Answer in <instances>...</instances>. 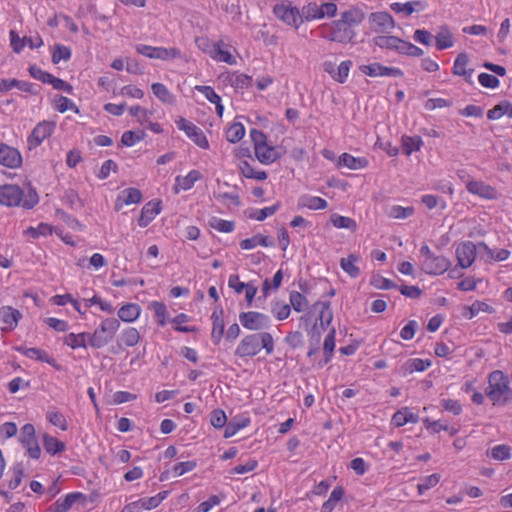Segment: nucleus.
<instances>
[{
  "mask_svg": "<svg viewBox=\"0 0 512 512\" xmlns=\"http://www.w3.org/2000/svg\"><path fill=\"white\" fill-rule=\"evenodd\" d=\"M38 200L37 193L32 189L24 196L23 191L17 185L5 184L0 186V204L2 205H21L26 209H31L38 203Z\"/></svg>",
  "mask_w": 512,
  "mask_h": 512,
  "instance_id": "nucleus-4",
  "label": "nucleus"
},
{
  "mask_svg": "<svg viewBox=\"0 0 512 512\" xmlns=\"http://www.w3.org/2000/svg\"><path fill=\"white\" fill-rule=\"evenodd\" d=\"M423 145V141L421 137H411V136H403L402 137V149L404 154L407 156L411 155L412 152L420 150Z\"/></svg>",
  "mask_w": 512,
  "mask_h": 512,
  "instance_id": "nucleus-43",
  "label": "nucleus"
},
{
  "mask_svg": "<svg viewBox=\"0 0 512 512\" xmlns=\"http://www.w3.org/2000/svg\"><path fill=\"white\" fill-rule=\"evenodd\" d=\"M52 233V227L46 223H40L37 227H28L24 234L32 238H38L40 235L46 236Z\"/></svg>",
  "mask_w": 512,
  "mask_h": 512,
  "instance_id": "nucleus-56",
  "label": "nucleus"
},
{
  "mask_svg": "<svg viewBox=\"0 0 512 512\" xmlns=\"http://www.w3.org/2000/svg\"><path fill=\"white\" fill-rule=\"evenodd\" d=\"M369 27L375 33H389L395 21L388 12H373L368 17Z\"/></svg>",
  "mask_w": 512,
  "mask_h": 512,
  "instance_id": "nucleus-11",
  "label": "nucleus"
},
{
  "mask_svg": "<svg viewBox=\"0 0 512 512\" xmlns=\"http://www.w3.org/2000/svg\"><path fill=\"white\" fill-rule=\"evenodd\" d=\"M334 349H335V329L332 328L330 330V332L326 335L325 340H324V344H323L324 359L318 363L319 368L324 367L327 363L330 362V360L333 356Z\"/></svg>",
  "mask_w": 512,
  "mask_h": 512,
  "instance_id": "nucleus-32",
  "label": "nucleus"
},
{
  "mask_svg": "<svg viewBox=\"0 0 512 512\" xmlns=\"http://www.w3.org/2000/svg\"><path fill=\"white\" fill-rule=\"evenodd\" d=\"M420 255L423 258L422 270L427 274L440 275L450 267V261L447 258L435 255L427 245L420 248Z\"/></svg>",
  "mask_w": 512,
  "mask_h": 512,
  "instance_id": "nucleus-6",
  "label": "nucleus"
},
{
  "mask_svg": "<svg viewBox=\"0 0 512 512\" xmlns=\"http://www.w3.org/2000/svg\"><path fill=\"white\" fill-rule=\"evenodd\" d=\"M322 329L315 323L308 332L309 335V350L307 356L312 358L320 349V341L322 336Z\"/></svg>",
  "mask_w": 512,
  "mask_h": 512,
  "instance_id": "nucleus-29",
  "label": "nucleus"
},
{
  "mask_svg": "<svg viewBox=\"0 0 512 512\" xmlns=\"http://www.w3.org/2000/svg\"><path fill=\"white\" fill-rule=\"evenodd\" d=\"M19 442L26 448L30 458L38 459L41 455V448L38 444L35 427L27 423L20 430Z\"/></svg>",
  "mask_w": 512,
  "mask_h": 512,
  "instance_id": "nucleus-9",
  "label": "nucleus"
},
{
  "mask_svg": "<svg viewBox=\"0 0 512 512\" xmlns=\"http://www.w3.org/2000/svg\"><path fill=\"white\" fill-rule=\"evenodd\" d=\"M43 446L45 451L51 455L59 454L66 448L64 442L58 440L56 437L50 436L47 433L43 435Z\"/></svg>",
  "mask_w": 512,
  "mask_h": 512,
  "instance_id": "nucleus-38",
  "label": "nucleus"
},
{
  "mask_svg": "<svg viewBox=\"0 0 512 512\" xmlns=\"http://www.w3.org/2000/svg\"><path fill=\"white\" fill-rule=\"evenodd\" d=\"M375 46L381 49L394 51L400 55L403 53L405 40L392 35H379L373 38Z\"/></svg>",
  "mask_w": 512,
  "mask_h": 512,
  "instance_id": "nucleus-17",
  "label": "nucleus"
},
{
  "mask_svg": "<svg viewBox=\"0 0 512 512\" xmlns=\"http://www.w3.org/2000/svg\"><path fill=\"white\" fill-rule=\"evenodd\" d=\"M153 94L165 104H174L175 96L169 91V89L162 83H153L151 86Z\"/></svg>",
  "mask_w": 512,
  "mask_h": 512,
  "instance_id": "nucleus-40",
  "label": "nucleus"
},
{
  "mask_svg": "<svg viewBox=\"0 0 512 512\" xmlns=\"http://www.w3.org/2000/svg\"><path fill=\"white\" fill-rule=\"evenodd\" d=\"M211 425L216 428L220 429L227 425V417L223 410L221 409H215L211 413L210 417Z\"/></svg>",
  "mask_w": 512,
  "mask_h": 512,
  "instance_id": "nucleus-63",
  "label": "nucleus"
},
{
  "mask_svg": "<svg viewBox=\"0 0 512 512\" xmlns=\"http://www.w3.org/2000/svg\"><path fill=\"white\" fill-rule=\"evenodd\" d=\"M427 7V3L421 0L409 1L406 3H392L390 8L396 13H405V15L410 16L414 12L423 11Z\"/></svg>",
  "mask_w": 512,
  "mask_h": 512,
  "instance_id": "nucleus-26",
  "label": "nucleus"
},
{
  "mask_svg": "<svg viewBox=\"0 0 512 512\" xmlns=\"http://www.w3.org/2000/svg\"><path fill=\"white\" fill-rule=\"evenodd\" d=\"M71 57V50L69 47H66L61 44H56L54 46V51L52 53V62L54 64H58L61 60L68 61Z\"/></svg>",
  "mask_w": 512,
  "mask_h": 512,
  "instance_id": "nucleus-55",
  "label": "nucleus"
},
{
  "mask_svg": "<svg viewBox=\"0 0 512 512\" xmlns=\"http://www.w3.org/2000/svg\"><path fill=\"white\" fill-rule=\"evenodd\" d=\"M64 344L71 347L72 349L87 348V346L89 345V333H69L68 335L65 336Z\"/></svg>",
  "mask_w": 512,
  "mask_h": 512,
  "instance_id": "nucleus-33",
  "label": "nucleus"
},
{
  "mask_svg": "<svg viewBox=\"0 0 512 512\" xmlns=\"http://www.w3.org/2000/svg\"><path fill=\"white\" fill-rule=\"evenodd\" d=\"M493 459L504 461L511 458V448L506 444L496 445L487 452Z\"/></svg>",
  "mask_w": 512,
  "mask_h": 512,
  "instance_id": "nucleus-50",
  "label": "nucleus"
},
{
  "mask_svg": "<svg viewBox=\"0 0 512 512\" xmlns=\"http://www.w3.org/2000/svg\"><path fill=\"white\" fill-rule=\"evenodd\" d=\"M365 19V12L357 6H350L340 13L338 20L321 27L322 37L339 44H353L356 37L355 27Z\"/></svg>",
  "mask_w": 512,
  "mask_h": 512,
  "instance_id": "nucleus-1",
  "label": "nucleus"
},
{
  "mask_svg": "<svg viewBox=\"0 0 512 512\" xmlns=\"http://www.w3.org/2000/svg\"><path fill=\"white\" fill-rule=\"evenodd\" d=\"M85 502L86 496L81 492L67 494L64 498H59L49 507V512H68L72 505L77 501Z\"/></svg>",
  "mask_w": 512,
  "mask_h": 512,
  "instance_id": "nucleus-20",
  "label": "nucleus"
},
{
  "mask_svg": "<svg viewBox=\"0 0 512 512\" xmlns=\"http://www.w3.org/2000/svg\"><path fill=\"white\" fill-rule=\"evenodd\" d=\"M352 65L353 63L351 60L342 61L340 65L337 67L333 79L339 83H344L348 78L349 71Z\"/></svg>",
  "mask_w": 512,
  "mask_h": 512,
  "instance_id": "nucleus-59",
  "label": "nucleus"
},
{
  "mask_svg": "<svg viewBox=\"0 0 512 512\" xmlns=\"http://www.w3.org/2000/svg\"><path fill=\"white\" fill-rule=\"evenodd\" d=\"M201 179V173L198 170H191L186 176H177L175 179V190L180 187L182 190H189L195 182Z\"/></svg>",
  "mask_w": 512,
  "mask_h": 512,
  "instance_id": "nucleus-37",
  "label": "nucleus"
},
{
  "mask_svg": "<svg viewBox=\"0 0 512 512\" xmlns=\"http://www.w3.org/2000/svg\"><path fill=\"white\" fill-rule=\"evenodd\" d=\"M357 261L358 257L350 254L347 258L340 260V266L349 276L356 278L360 274V269L356 266Z\"/></svg>",
  "mask_w": 512,
  "mask_h": 512,
  "instance_id": "nucleus-42",
  "label": "nucleus"
},
{
  "mask_svg": "<svg viewBox=\"0 0 512 512\" xmlns=\"http://www.w3.org/2000/svg\"><path fill=\"white\" fill-rule=\"evenodd\" d=\"M150 307L153 309L155 313L158 325L162 327L165 326L167 315L166 305L163 302L152 301L150 303Z\"/></svg>",
  "mask_w": 512,
  "mask_h": 512,
  "instance_id": "nucleus-57",
  "label": "nucleus"
},
{
  "mask_svg": "<svg viewBox=\"0 0 512 512\" xmlns=\"http://www.w3.org/2000/svg\"><path fill=\"white\" fill-rule=\"evenodd\" d=\"M431 365V362L428 360H423L420 358H413L408 359L402 366L401 370L404 374H411L415 371L423 372L425 371L429 366Z\"/></svg>",
  "mask_w": 512,
  "mask_h": 512,
  "instance_id": "nucleus-39",
  "label": "nucleus"
},
{
  "mask_svg": "<svg viewBox=\"0 0 512 512\" xmlns=\"http://www.w3.org/2000/svg\"><path fill=\"white\" fill-rule=\"evenodd\" d=\"M259 245L263 246V247H272V246H274V241L269 236L262 235V234H256V235L252 236L251 238L243 239L240 242V247L243 250H250Z\"/></svg>",
  "mask_w": 512,
  "mask_h": 512,
  "instance_id": "nucleus-27",
  "label": "nucleus"
},
{
  "mask_svg": "<svg viewBox=\"0 0 512 512\" xmlns=\"http://www.w3.org/2000/svg\"><path fill=\"white\" fill-rule=\"evenodd\" d=\"M264 349L267 355L274 351V339L269 332H259L245 335L238 343L234 355L247 360L258 355Z\"/></svg>",
  "mask_w": 512,
  "mask_h": 512,
  "instance_id": "nucleus-2",
  "label": "nucleus"
},
{
  "mask_svg": "<svg viewBox=\"0 0 512 512\" xmlns=\"http://www.w3.org/2000/svg\"><path fill=\"white\" fill-rule=\"evenodd\" d=\"M504 115L512 118V103L506 100L499 102L496 106L487 112V117L489 120H497Z\"/></svg>",
  "mask_w": 512,
  "mask_h": 512,
  "instance_id": "nucleus-34",
  "label": "nucleus"
},
{
  "mask_svg": "<svg viewBox=\"0 0 512 512\" xmlns=\"http://www.w3.org/2000/svg\"><path fill=\"white\" fill-rule=\"evenodd\" d=\"M46 419L54 426L60 428L62 431H66L68 429L67 421L65 416L55 410V409H49L46 412Z\"/></svg>",
  "mask_w": 512,
  "mask_h": 512,
  "instance_id": "nucleus-46",
  "label": "nucleus"
},
{
  "mask_svg": "<svg viewBox=\"0 0 512 512\" xmlns=\"http://www.w3.org/2000/svg\"><path fill=\"white\" fill-rule=\"evenodd\" d=\"M142 200V193L137 188H127L121 191L116 199L115 208L120 210L123 205L137 204Z\"/></svg>",
  "mask_w": 512,
  "mask_h": 512,
  "instance_id": "nucleus-24",
  "label": "nucleus"
},
{
  "mask_svg": "<svg viewBox=\"0 0 512 512\" xmlns=\"http://www.w3.org/2000/svg\"><path fill=\"white\" fill-rule=\"evenodd\" d=\"M301 17L303 21L323 18V14H321V5L318 6L316 3H309L307 6L302 8Z\"/></svg>",
  "mask_w": 512,
  "mask_h": 512,
  "instance_id": "nucleus-51",
  "label": "nucleus"
},
{
  "mask_svg": "<svg viewBox=\"0 0 512 512\" xmlns=\"http://www.w3.org/2000/svg\"><path fill=\"white\" fill-rule=\"evenodd\" d=\"M140 340V334L134 327H128L124 329L118 339L119 344L123 343L128 347H133L138 344Z\"/></svg>",
  "mask_w": 512,
  "mask_h": 512,
  "instance_id": "nucleus-41",
  "label": "nucleus"
},
{
  "mask_svg": "<svg viewBox=\"0 0 512 512\" xmlns=\"http://www.w3.org/2000/svg\"><path fill=\"white\" fill-rule=\"evenodd\" d=\"M279 208H280V204L276 203V204H274L272 206L255 210L253 213H251L249 215V218L255 219L257 221H263L267 217L272 216L273 214H275L278 211Z\"/></svg>",
  "mask_w": 512,
  "mask_h": 512,
  "instance_id": "nucleus-54",
  "label": "nucleus"
},
{
  "mask_svg": "<svg viewBox=\"0 0 512 512\" xmlns=\"http://www.w3.org/2000/svg\"><path fill=\"white\" fill-rule=\"evenodd\" d=\"M468 64H469L468 54H466L464 52L458 54V56L456 57L454 64H453L452 73L454 75L464 77V79L467 83L472 84L471 78H472L474 69H472V68L468 69L467 68Z\"/></svg>",
  "mask_w": 512,
  "mask_h": 512,
  "instance_id": "nucleus-22",
  "label": "nucleus"
},
{
  "mask_svg": "<svg viewBox=\"0 0 512 512\" xmlns=\"http://www.w3.org/2000/svg\"><path fill=\"white\" fill-rule=\"evenodd\" d=\"M213 58L218 61H222L227 64H230V65H233L236 63V59L234 58V56L227 50H223L220 47V43H217L215 45Z\"/></svg>",
  "mask_w": 512,
  "mask_h": 512,
  "instance_id": "nucleus-62",
  "label": "nucleus"
},
{
  "mask_svg": "<svg viewBox=\"0 0 512 512\" xmlns=\"http://www.w3.org/2000/svg\"><path fill=\"white\" fill-rule=\"evenodd\" d=\"M360 71L370 77L376 76H389V77H403L404 73L400 68L384 66L381 63L374 62L368 65L359 67Z\"/></svg>",
  "mask_w": 512,
  "mask_h": 512,
  "instance_id": "nucleus-14",
  "label": "nucleus"
},
{
  "mask_svg": "<svg viewBox=\"0 0 512 512\" xmlns=\"http://www.w3.org/2000/svg\"><path fill=\"white\" fill-rule=\"evenodd\" d=\"M119 326L116 318L104 319L93 333H89V346L95 349L103 348L113 340Z\"/></svg>",
  "mask_w": 512,
  "mask_h": 512,
  "instance_id": "nucleus-5",
  "label": "nucleus"
},
{
  "mask_svg": "<svg viewBox=\"0 0 512 512\" xmlns=\"http://www.w3.org/2000/svg\"><path fill=\"white\" fill-rule=\"evenodd\" d=\"M271 312L274 314L276 319L285 320L290 315V312H291L290 305L275 302L271 308Z\"/></svg>",
  "mask_w": 512,
  "mask_h": 512,
  "instance_id": "nucleus-64",
  "label": "nucleus"
},
{
  "mask_svg": "<svg viewBox=\"0 0 512 512\" xmlns=\"http://www.w3.org/2000/svg\"><path fill=\"white\" fill-rule=\"evenodd\" d=\"M250 423L249 418H242L240 420L232 419L227 423L224 430V437L230 438L234 436L240 429L245 428Z\"/></svg>",
  "mask_w": 512,
  "mask_h": 512,
  "instance_id": "nucleus-45",
  "label": "nucleus"
},
{
  "mask_svg": "<svg viewBox=\"0 0 512 512\" xmlns=\"http://www.w3.org/2000/svg\"><path fill=\"white\" fill-rule=\"evenodd\" d=\"M22 314L19 310L11 306H3L0 308V323L2 331H12L18 325Z\"/></svg>",
  "mask_w": 512,
  "mask_h": 512,
  "instance_id": "nucleus-16",
  "label": "nucleus"
},
{
  "mask_svg": "<svg viewBox=\"0 0 512 512\" xmlns=\"http://www.w3.org/2000/svg\"><path fill=\"white\" fill-rule=\"evenodd\" d=\"M440 481V475L437 473L431 474L421 480V482L417 485V490L419 494L425 493L427 490L436 486Z\"/></svg>",
  "mask_w": 512,
  "mask_h": 512,
  "instance_id": "nucleus-60",
  "label": "nucleus"
},
{
  "mask_svg": "<svg viewBox=\"0 0 512 512\" xmlns=\"http://www.w3.org/2000/svg\"><path fill=\"white\" fill-rule=\"evenodd\" d=\"M141 313V307L136 303H128L118 310V317L124 322L135 321Z\"/></svg>",
  "mask_w": 512,
  "mask_h": 512,
  "instance_id": "nucleus-35",
  "label": "nucleus"
},
{
  "mask_svg": "<svg viewBox=\"0 0 512 512\" xmlns=\"http://www.w3.org/2000/svg\"><path fill=\"white\" fill-rule=\"evenodd\" d=\"M477 249H482L479 247V243L475 245L473 242L467 241L460 244L456 249L458 265L461 268L470 267L476 258Z\"/></svg>",
  "mask_w": 512,
  "mask_h": 512,
  "instance_id": "nucleus-13",
  "label": "nucleus"
},
{
  "mask_svg": "<svg viewBox=\"0 0 512 512\" xmlns=\"http://www.w3.org/2000/svg\"><path fill=\"white\" fill-rule=\"evenodd\" d=\"M161 202L160 201H149L146 203L138 218V225L140 227L148 226L151 221L160 213Z\"/></svg>",
  "mask_w": 512,
  "mask_h": 512,
  "instance_id": "nucleus-23",
  "label": "nucleus"
},
{
  "mask_svg": "<svg viewBox=\"0 0 512 512\" xmlns=\"http://www.w3.org/2000/svg\"><path fill=\"white\" fill-rule=\"evenodd\" d=\"M485 395L493 402V405L504 406L512 401L509 378L500 370L491 372L488 376Z\"/></svg>",
  "mask_w": 512,
  "mask_h": 512,
  "instance_id": "nucleus-3",
  "label": "nucleus"
},
{
  "mask_svg": "<svg viewBox=\"0 0 512 512\" xmlns=\"http://www.w3.org/2000/svg\"><path fill=\"white\" fill-rule=\"evenodd\" d=\"M330 221L336 228L349 229L351 231H355L357 228L355 220L350 217L332 214L330 217Z\"/></svg>",
  "mask_w": 512,
  "mask_h": 512,
  "instance_id": "nucleus-44",
  "label": "nucleus"
},
{
  "mask_svg": "<svg viewBox=\"0 0 512 512\" xmlns=\"http://www.w3.org/2000/svg\"><path fill=\"white\" fill-rule=\"evenodd\" d=\"M255 155L262 164H271L280 156L275 148L268 146L267 143L263 146L257 147L255 150Z\"/></svg>",
  "mask_w": 512,
  "mask_h": 512,
  "instance_id": "nucleus-31",
  "label": "nucleus"
},
{
  "mask_svg": "<svg viewBox=\"0 0 512 512\" xmlns=\"http://www.w3.org/2000/svg\"><path fill=\"white\" fill-rule=\"evenodd\" d=\"M418 420V415L412 413L408 407H404L393 414L391 421L396 427H402L407 423H417Z\"/></svg>",
  "mask_w": 512,
  "mask_h": 512,
  "instance_id": "nucleus-28",
  "label": "nucleus"
},
{
  "mask_svg": "<svg viewBox=\"0 0 512 512\" xmlns=\"http://www.w3.org/2000/svg\"><path fill=\"white\" fill-rule=\"evenodd\" d=\"M239 321L244 328L250 331L267 329L271 323L268 315L256 311L241 312L239 314Z\"/></svg>",
  "mask_w": 512,
  "mask_h": 512,
  "instance_id": "nucleus-8",
  "label": "nucleus"
},
{
  "mask_svg": "<svg viewBox=\"0 0 512 512\" xmlns=\"http://www.w3.org/2000/svg\"><path fill=\"white\" fill-rule=\"evenodd\" d=\"M245 135L244 125L240 122L233 123L226 131V139L231 143L240 141Z\"/></svg>",
  "mask_w": 512,
  "mask_h": 512,
  "instance_id": "nucleus-49",
  "label": "nucleus"
},
{
  "mask_svg": "<svg viewBox=\"0 0 512 512\" xmlns=\"http://www.w3.org/2000/svg\"><path fill=\"white\" fill-rule=\"evenodd\" d=\"M0 164L11 169L18 168L22 164V156L16 148L1 142Z\"/></svg>",
  "mask_w": 512,
  "mask_h": 512,
  "instance_id": "nucleus-15",
  "label": "nucleus"
},
{
  "mask_svg": "<svg viewBox=\"0 0 512 512\" xmlns=\"http://www.w3.org/2000/svg\"><path fill=\"white\" fill-rule=\"evenodd\" d=\"M223 309L217 308L213 311L211 315L212 320V331H211V340L214 345H218L221 342V339L224 334L225 323L223 319Z\"/></svg>",
  "mask_w": 512,
  "mask_h": 512,
  "instance_id": "nucleus-21",
  "label": "nucleus"
},
{
  "mask_svg": "<svg viewBox=\"0 0 512 512\" xmlns=\"http://www.w3.org/2000/svg\"><path fill=\"white\" fill-rule=\"evenodd\" d=\"M413 213V207H402L399 205H394L389 210V217L394 219H405L410 217Z\"/></svg>",
  "mask_w": 512,
  "mask_h": 512,
  "instance_id": "nucleus-61",
  "label": "nucleus"
},
{
  "mask_svg": "<svg viewBox=\"0 0 512 512\" xmlns=\"http://www.w3.org/2000/svg\"><path fill=\"white\" fill-rule=\"evenodd\" d=\"M328 206L325 199L308 194L301 195L297 201L298 209L307 208L310 210H324Z\"/></svg>",
  "mask_w": 512,
  "mask_h": 512,
  "instance_id": "nucleus-25",
  "label": "nucleus"
},
{
  "mask_svg": "<svg viewBox=\"0 0 512 512\" xmlns=\"http://www.w3.org/2000/svg\"><path fill=\"white\" fill-rule=\"evenodd\" d=\"M425 427L430 430L432 433H439L442 430L447 431L451 436H454L458 433V429L455 427H449L446 424H443L440 420L438 421H430L429 419L424 420Z\"/></svg>",
  "mask_w": 512,
  "mask_h": 512,
  "instance_id": "nucleus-52",
  "label": "nucleus"
},
{
  "mask_svg": "<svg viewBox=\"0 0 512 512\" xmlns=\"http://www.w3.org/2000/svg\"><path fill=\"white\" fill-rule=\"evenodd\" d=\"M289 300L291 306L296 312H302L308 307V301L306 297L298 291H291Z\"/></svg>",
  "mask_w": 512,
  "mask_h": 512,
  "instance_id": "nucleus-53",
  "label": "nucleus"
},
{
  "mask_svg": "<svg viewBox=\"0 0 512 512\" xmlns=\"http://www.w3.org/2000/svg\"><path fill=\"white\" fill-rule=\"evenodd\" d=\"M62 201L65 205L73 210H79L84 206L83 201L79 197L78 193L73 189L66 190Z\"/></svg>",
  "mask_w": 512,
  "mask_h": 512,
  "instance_id": "nucleus-47",
  "label": "nucleus"
},
{
  "mask_svg": "<svg viewBox=\"0 0 512 512\" xmlns=\"http://www.w3.org/2000/svg\"><path fill=\"white\" fill-rule=\"evenodd\" d=\"M209 223L212 228L223 233H230L235 228V224L233 221L223 220L216 217H213Z\"/></svg>",
  "mask_w": 512,
  "mask_h": 512,
  "instance_id": "nucleus-58",
  "label": "nucleus"
},
{
  "mask_svg": "<svg viewBox=\"0 0 512 512\" xmlns=\"http://www.w3.org/2000/svg\"><path fill=\"white\" fill-rule=\"evenodd\" d=\"M466 189L471 194L478 195L484 199L493 200L498 198L497 190L482 181H468Z\"/></svg>",
  "mask_w": 512,
  "mask_h": 512,
  "instance_id": "nucleus-19",
  "label": "nucleus"
},
{
  "mask_svg": "<svg viewBox=\"0 0 512 512\" xmlns=\"http://www.w3.org/2000/svg\"><path fill=\"white\" fill-rule=\"evenodd\" d=\"M437 50H444L454 45L452 33L448 26H441L437 35L435 36Z\"/></svg>",
  "mask_w": 512,
  "mask_h": 512,
  "instance_id": "nucleus-36",
  "label": "nucleus"
},
{
  "mask_svg": "<svg viewBox=\"0 0 512 512\" xmlns=\"http://www.w3.org/2000/svg\"><path fill=\"white\" fill-rule=\"evenodd\" d=\"M56 124L53 121H41L39 122L30 135L27 137V145L28 149L32 150L38 146H40L45 139L50 137L54 130Z\"/></svg>",
  "mask_w": 512,
  "mask_h": 512,
  "instance_id": "nucleus-10",
  "label": "nucleus"
},
{
  "mask_svg": "<svg viewBox=\"0 0 512 512\" xmlns=\"http://www.w3.org/2000/svg\"><path fill=\"white\" fill-rule=\"evenodd\" d=\"M274 15L282 22L296 29L303 23V19L297 7L292 6L291 2L283 1L273 7Z\"/></svg>",
  "mask_w": 512,
  "mask_h": 512,
  "instance_id": "nucleus-7",
  "label": "nucleus"
},
{
  "mask_svg": "<svg viewBox=\"0 0 512 512\" xmlns=\"http://www.w3.org/2000/svg\"><path fill=\"white\" fill-rule=\"evenodd\" d=\"M176 125L178 129L185 131L186 135L200 148L206 149L209 147L208 140L203 131L195 124L181 117L176 121Z\"/></svg>",
  "mask_w": 512,
  "mask_h": 512,
  "instance_id": "nucleus-12",
  "label": "nucleus"
},
{
  "mask_svg": "<svg viewBox=\"0 0 512 512\" xmlns=\"http://www.w3.org/2000/svg\"><path fill=\"white\" fill-rule=\"evenodd\" d=\"M241 173L244 177L256 180H265L267 173L265 171H255L248 161H242L239 165Z\"/></svg>",
  "mask_w": 512,
  "mask_h": 512,
  "instance_id": "nucleus-48",
  "label": "nucleus"
},
{
  "mask_svg": "<svg viewBox=\"0 0 512 512\" xmlns=\"http://www.w3.org/2000/svg\"><path fill=\"white\" fill-rule=\"evenodd\" d=\"M338 164L352 170H358L365 168L368 165V160L365 157H354L351 154L343 153L339 157Z\"/></svg>",
  "mask_w": 512,
  "mask_h": 512,
  "instance_id": "nucleus-30",
  "label": "nucleus"
},
{
  "mask_svg": "<svg viewBox=\"0 0 512 512\" xmlns=\"http://www.w3.org/2000/svg\"><path fill=\"white\" fill-rule=\"evenodd\" d=\"M17 351L21 352L26 357L36 359L41 362L48 363L53 368H55L58 371L62 370V366L56 361L55 358L50 356L47 352L40 348L31 347V348H24V347H17Z\"/></svg>",
  "mask_w": 512,
  "mask_h": 512,
  "instance_id": "nucleus-18",
  "label": "nucleus"
}]
</instances>
